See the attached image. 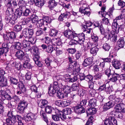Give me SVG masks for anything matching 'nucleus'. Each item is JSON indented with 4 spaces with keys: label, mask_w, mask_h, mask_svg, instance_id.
<instances>
[{
    "label": "nucleus",
    "mask_w": 125,
    "mask_h": 125,
    "mask_svg": "<svg viewBox=\"0 0 125 125\" xmlns=\"http://www.w3.org/2000/svg\"><path fill=\"white\" fill-rule=\"evenodd\" d=\"M70 104V103L67 101H61V106L65 107L68 106Z\"/></svg>",
    "instance_id": "obj_55"
},
{
    "label": "nucleus",
    "mask_w": 125,
    "mask_h": 125,
    "mask_svg": "<svg viewBox=\"0 0 125 125\" xmlns=\"http://www.w3.org/2000/svg\"><path fill=\"white\" fill-rule=\"evenodd\" d=\"M115 104H116L115 109L117 111H119L122 110V108H125V104L123 103L122 100L119 97L116 98L114 101H109L106 103L104 105V108L106 110L112 107Z\"/></svg>",
    "instance_id": "obj_1"
},
{
    "label": "nucleus",
    "mask_w": 125,
    "mask_h": 125,
    "mask_svg": "<svg viewBox=\"0 0 125 125\" xmlns=\"http://www.w3.org/2000/svg\"><path fill=\"white\" fill-rule=\"evenodd\" d=\"M32 15L31 10L28 8H26L23 12V16H30L31 17V16Z\"/></svg>",
    "instance_id": "obj_25"
},
{
    "label": "nucleus",
    "mask_w": 125,
    "mask_h": 125,
    "mask_svg": "<svg viewBox=\"0 0 125 125\" xmlns=\"http://www.w3.org/2000/svg\"><path fill=\"white\" fill-rule=\"evenodd\" d=\"M47 101L45 100H42L41 104V107L42 108L45 107V110L46 113H43L42 114V117L43 120L47 123V117L46 116V107H47Z\"/></svg>",
    "instance_id": "obj_9"
},
{
    "label": "nucleus",
    "mask_w": 125,
    "mask_h": 125,
    "mask_svg": "<svg viewBox=\"0 0 125 125\" xmlns=\"http://www.w3.org/2000/svg\"><path fill=\"white\" fill-rule=\"evenodd\" d=\"M105 7L104 6H103L101 8V11L98 12L99 14H101L102 17H104L106 14V12L105 10Z\"/></svg>",
    "instance_id": "obj_38"
},
{
    "label": "nucleus",
    "mask_w": 125,
    "mask_h": 125,
    "mask_svg": "<svg viewBox=\"0 0 125 125\" xmlns=\"http://www.w3.org/2000/svg\"><path fill=\"white\" fill-rule=\"evenodd\" d=\"M36 119L35 115L31 112L28 113L27 114L25 118L26 122L29 121H33L34 120Z\"/></svg>",
    "instance_id": "obj_12"
},
{
    "label": "nucleus",
    "mask_w": 125,
    "mask_h": 125,
    "mask_svg": "<svg viewBox=\"0 0 125 125\" xmlns=\"http://www.w3.org/2000/svg\"><path fill=\"white\" fill-rule=\"evenodd\" d=\"M31 73L30 72H28L26 73L25 77L26 79L28 80H30L31 78Z\"/></svg>",
    "instance_id": "obj_60"
},
{
    "label": "nucleus",
    "mask_w": 125,
    "mask_h": 125,
    "mask_svg": "<svg viewBox=\"0 0 125 125\" xmlns=\"http://www.w3.org/2000/svg\"><path fill=\"white\" fill-rule=\"evenodd\" d=\"M112 28L115 30L116 33L119 32V27L117 21L116 20H114V21L112 23Z\"/></svg>",
    "instance_id": "obj_23"
},
{
    "label": "nucleus",
    "mask_w": 125,
    "mask_h": 125,
    "mask_svg": "<svg viewBox=\"0 0 125 125\" xmlns=\"http://www.w3.org/2000/svg\"><path fill=\"white\" fill-rule=\"evenodd\" d=\"M120 77L119 75L116 73L115 72L110 77V81L112 82L115 83L118 79Z\"/></svg>",
    "instance_id": "obj_15"
},
{
    "label": "nucleus",
    "mask_w": 125,
    "mask_h": 125,
    "mask_svg": "<svg viewBox=\"0 0 125 125\" xmlns=\"http://www.w3.org/2000/svg\"><path fill=\"white\" fill-rule=\"evenodd\" d=\"M121 63L118 60H114L113 65L115 68L116 69H119L120 67Z\"/></svg>",
    "instance_id": "obj_32"
},
{
    "label": "nucleus",
    "mask_w": 125,
    "mask_h": 125,
    "mask_svg": "<svg viewBox=\"0 0 125 125\" xmlns=\"http://www.w3.org/2000/svg\"><path fill=\"white\" fill-rule=\"evenodd\" d=\"M64 114L67 115H70L72 112L71 109L70 108H66L64 109Z\"/></svg>",
    "instance_id": "obj_61"
},
{
    "label": "nucleus",
    "mask_w": 125,
    "mask_h": 125,
    "mask_svg": "<svg viewBox=\"0 0 125 125\" xmlns=\"http://www.w3.org/2000/svg\"><path fill=\"white\" fill-rule=\"evenodd\" d=\"M12 64L13 65V66H14L15 68L18 70H20L22 68V65L20 63H16L15 62H13L12 63Z\"/></svg>",
    "instance_id": "obj_42"
},
{
    "label": "nucleus",
    "mask_w": 125,
    "mask_h": 125,
    "mask_svg": "<svg viewBox=\"0 0 125 125\" xmlns=\"http://www.w3.org/2000/svg\"><path fill=\"white\" fill-rule=\"evenodd\" d=\"M58 33V31L56 30H52L49 32V34L51 36H55Z\"/></svg>",
    "instance_id": "obj_45"
},
{
    "label": "nucleus",
    "mask_w": 125,
    "mask_h": 125,
    "mask_svg": "<svg viewBox=\"0 0 125 125\" xmlns=\"http://www.w3.org/2000/svg\"><path fill=\"white\" fill-rule=\"evenodd\" d=\"M87 5L85 3L83 4L79 8V11L84 15H86L88 16L90 15V13L89 9L87 8Z\"/></svg>",
    "instance_id": "obj_8"
},
{
    "label": "nucleus",
    "mask_w": 125,
    "mask_h": 125,
    "mask_svg": "<svg viewBox=\"0 0 125 125\" xmlns=\"http://www.w3.org/2000/svg\"><path fill=\"white\" fill-rule=\"evenodd\" d=\"M89 99V98L87 97L85 99L82 100L80 102L79 105L82 106H84L87 102V100Z\"/></svg>",
    "instance_id": "obj_59"
},
{
    "label": "nucleus",
    "mask_w": 125,
    "mask_h": 125,
    "mask_svg": "<svg viewBox=\"0 0 125 125\" xmlns=\"http://www.w3.org/2000/svg\"><path fill=\"white\" fill-rule=\"evenodd\" d=\"M56 92V90L54 89L52 84H50L48 88V94L50 96H53Z\"/></svg>",
    "instance_id": "obj_19"
},
{
    "label": "nucleus",
    "mask_w": 125,
    "mask_h": 125,
    "mask_svg": "<svg viewBox=\"0 0 125 125\" xmlns=\"http://www.w3.org/2000/svg\"><path fill=\"white\" fill-rule=\"evenodd\" d=\"M48 4V7L51 9L57 5V2H55L54 0H50L49 1Z\"/></svg>",
    "instance_id": "obj_30"
},
{
    "label": "nucleus",
    "mask_w": 125,
    "mask_h": 125,
    "mask_svg": "<svg viewBox=\"0 0 125 125\" xmlns=\"http://www.w3.org/2000/svg\"><path fill=\"white\" fill-rule=\"evenodd\" d=\"M96 111V109L95 107H90L87 111V115H94L95 114Z\"/></svg>",
    "instance_id": "obj_28"
},
{
    "label": "nucleus",
    "mask_w": 125,
    "mask_h": 125,
    "mask_svg": "<svg viewBox=\"0 0 125 125\" xmlns=\"http://www.w3.org/2000/svg\"><path fill=\"white\" fill-rule=\"evenodd\" d=\"M13 9L12 7L7 8L6 11V15L13 16Z\"/></svg>",
    "instance_id": "obj_34"
},
{
    "label": "nucleus",
    "mask_w": 125,
    "mask_h": 125,
    "mask_svg": "<svg viewBox=\"0 0 125 125\" xmlns=\"http://www.w3.org/2000/svg\"><path fill=\"white\" fill-rule=\"evenodd\" d=\"M24 52L21 50L18 51L15 54L16 56L21 61L22 59V58L24 56Z\"/></svg>",
    "instance_id": "obj_16"
},
{
    "label": "nucleus",
    "mask_w": 125,
    "mask_h": 125,
    "mask_svg": "<svg viewBox=\"0 0 125 125\" xmlns=\"http://www.w3.org/2000/svg\"><path fill=\"white\" fill-rule=\"evenodd\" d=\"M71 88L70 86L68 85L65 86L63 88V91L65 96L67 97L68 95L70 94L69 93L71 92Z\"/></svg>",
    "instance_id": "obj_21"
},
{
    "label": "nucleus",
    "mask_w": 125,
    "mask_h": 125,
    "mask_svg": "<svg viewBox=\"0 0 125 125\" xmlns=\"http://www.w3.org/2000/svg\"><path fill=\"white\" fill-rule=\"evenodd\" d=\"M52 117L53 120L55 121H58L59 120L60 116L58 113L57 114L54 115L52 114Z\"/></svg>",
    "instance_id": "obj_57"
},
{
    "label": "nucleus",
    "mask_w": 125,
    "mask_h": 125,
    "mask_svg": "<svg viewBox=\"0 0 125 125\" xmlns=\"http://www.w3.org/2000/svg\"><path fill=\"white\" fill-rule=\"evenodd\" d=\"M91 38L94 43H96V44L98 45L97 42L98 41V37L95 34H93L91 36Z\"/></svg>",
    "instance_id": "obj_39"
},
{
    "label": "nucleus",
    "mask_w": 125,
    "mask_h": 125,
    "mask_svg": "<svg viewBox=\"0 0 125 125\" xmlns=\"http://www.w3.org/2000/svg\"><path fill=\"white\" fill-rule=\"evenodd\" d=\"M58 114L59 115L60 117L61 118L62 120L64 121L66 119V117L65 115V114H64L62 112L59 111Z\"/></svg>",
    "instance_id": "obj_49"
},
{
    "label": "nucleus",
    "mask_w": 125,
    "mask_h": 125,
    "mask_svg": "<svg viewBox=\"0 0 125 125\" xmlns=\"http://www.w3.org/2000/svg\"><path fill=\"white\" fill-rule=\"evenodd\" d=\"M17 19V17L15 15L9 16L6 15L4 20L6 23H8L10 22V23L13 25L16 23Z\"/></svg>",
    "instance_id": "obj_5"
},
{
    "label": "nucleus",
    "mask_w": 125,
    "mask_h": 125,
    "mask_svg": "<svg viewBox=\"0 0 125 125\" xmlns=\"http://www.w3.org/2000/svg\"><path fill=\"white\" fill-rule=\"evenodd\" d=\"M70 13L69 12H66L61 13L58 18L59 20L62 21L64 19L68 18L69 16Z\"/></svg>",
    "instance_id": "obj_20"
},
{
    "label": "nucleus",
    "mask_w": 125,
    "mask_h": 125,
    "mask_svg": "<svg viewBox=\"0 0 125 125\" xmlns=\"http://www.w3.org/2000/svg\"><path fill=\"white\" fill-rule=\"evenodd\" d=\"M16 33L14 32H9L7 34L3 36L4 39L7 40L9 43H3L10 44V48L12 46V43L13 42L14 40L16 38Z\"/></svg>",
    "instance_id": "obj_3"
},
{
    "label": "nucleus",
    "mask_w": 125,
    "mask_h": 125,
    "mask_svg": "<svg viewBox=\"0 0 125 125\" xmlns=\"http://www.w3.org/2000/svg\"><path fill=\"white\" fill-rule=\"evenodd\" d=\"M22 29V27L21 25L19 24L15 25L13 28L14 31L17 32L21 31Z\"/></svg>",
    "instance_id": "obj_40"
},
{
    "label": "nucleus",
    "mask_w": 125,
    "mask_h": 125,
    "mask_svg": "<svg viewBox=\"0 0 125 125\" xmlns=\"http://www.w3.org/2000/svg\"><path fill=\"white\" fill-rule=\"evenodd\" d=\"M74 36L78 42V44L81 45L83 44L85 42V34L83 33L79 34L75 33Z\"/></svg>",
    "instance_id": "obj_6"
},
{
    "label": "nucleus",
    "mask_w": 125,
    "mask_h": 125,
    "mask_svg": "<svg viewBox=\"0 0 125 125\" xmlns=\"http://www.w3.org/2000/svg\"><path fill=\"white\" fill-rule=\"evenodd\" d=\"M10 79L11 83L16 85L18 84V85H19L18 82V80L13 77H10Z\"/></svg>",
    "instance_id": "obj_52"
},
{
    "label": "nucleus",
    "mask_w": 125,
    "mask_h": 125,
    "mask_svg": "<svg viewBox=\"0 0 125 125\" xmlns=\"http://www.w3.org/2000/svg\"><path fill=\"white\" fill-rule=\"evenodd\" d=\"M26 89L23 85H18V86L16 94L18 95H21L25 94Z\"/></svg>",
    "instance_id": "obj_10"
},
{
    "label": "nucleus",
    "mask_w": 125,
    "mask_h": 125,
    "mask_svg": "<svg viewBox=\"0 0 125 125\" xmlns=\"http://www.w3.org/2000/svg\"><path fill=\"white\" fill-rule=\"evenodd\" d=\"M59 77H61V80H60L63 81L65 82H67L70 80V76L69 74H64L63 75L60 76Z\"/></svg>",
    "instance_id": "obj_26"
},
{
    "label": "nucleus",
    "mask_w": 125,
    "mask_h": 125,
    "mask_svg": "<svg viewBox=\"0 0 125 125\" xmlns=\"http://www.w3.org/2000/svg\"><path fill=\"white\" fill-rule=\"evenodd\" d=\"M78 77L79 75H76L75 76H73V78H70V80H69V82L73 83L77 81Z\"/></svg>",
    "instance_id": "obj_62"
},
{
    "label": "nucleus",
    "mask_w": 125,
    "mask_h": 125,
    "mask_svg": "<svg viewBox=\"0 0 125 125\" xmlns=\"http://www.w3.org/2000/svg\"><path fill=\"white\" fill-rule=\"evenodd\" d=\"M74 36L73 37L72 39L69 42V44L70 45H73L74 44H77L78 43V42L75 39Z\"/></svg>",
    "instance_id": "obj_48"
},
{
    "label": "nucleus",
    "mask_w": 125,
    "mask_h": 125,
    "mask_svg": "<svg viewBox=\"0 0 125 125\" xmlns=\"http://www.w3.org/2000/svg\"><path fill=\"white\" fill-rule=\"evenodd\" d=\"M53 41L54 45H56L58 46H60L62 44L59 38L58 39L54 38L53 40Z\"/></svg>",
    "instance_id": "obj_44"
},
{
    "label": "nucleus",
    "mask_w": 125,
    "mask_h": 125,
    "mask_svg": "<svg viewBox=\"0 0 125 125\" xmlns=\"http://www.w3.org/2000/svg\"><path fill=\"white\" fill-rule=\"evenodd\" d=\"M33 30L30 29H25L23 32V35L24 36L29 38V41L30 42H31V40H30L31 39L33 40V38H31V37L33 34Z\"/></svg>",
    "instance_id": "obj_7"
},
{
    "label": "nucleus",
    "mask_w": 125,
    "mask_h": 125,
    "mask_svg": "<svg viewBox=\"0 0 125 125\" xmlns=\"http://www.w3.org/2000/svg\"><path fill=\"white\" fill-rule=\"evenodd\" d=\"M45 3L44 0H35V5L39 7H41Z\"/></svg>",
    "instance_id": "obj_31"
},
{
    "label": "nucleus",
    "mask_w": 125,
    "mask_h": 125,
    "mask_svg": "<svg viewBox=\"0 0 125 125\" xmlns=\"http://www.w3.org/2000/svg\"><path fill=\"white\" fill-rule=\"evenodd\" d=\"M88 105L92 107H95L97 106L96 100L94 98L91 99L89 100Z\"/></svg>",
    "instance_id": "obj_24"
},
{
    "label": "nucleus",
    "mask_w": 125,
    "mask_h": 125,
    "mask_svg": "<svg viewBox=\"0 0 125 125\" xmlns=\"http://www.w3.org/2000/svg\"><path fill=\"white\" fill-rule=\"evenodd\" d=\"M82 45L83 46L84 50L85 51L91 48L93 46V43L92 42H84Z\"/></svg>",
    "instance_id": "obj_18"
},
{
    "label": "nucleus",
    "mask_w": 125,
    "mask_h": 125,
    "mask_svg": "<svg viewBox=\"0 0 125 125\" xmlns=\"http://www.w3.org/2000/svg\"><path fill=\"white\" fill-rule=\"evenodd\" d=\"M13 15H15L17 17V18L18 17L19 18L21 16H23V12L20 10L19 9H17Z\"/></svg>",
    "instance_id": "obj_41"
},
{
    "label": "nucleus",
    "mask_w": 125,
    "mask_h": 125,
    "mask_svg": "<svg viewBox=\"0 0 125 125\" xmlns=\"http://www.w3.org/2000/svg\"><path fill=\"white\" fill-rule=\"evenodd\" d=\"M105 91L108 94L110 93L113 91V89L111 87H110L109 83H106Z\"/></svg>",
    "instance_id": "obj_35"
},
{
    "label": "nucleus",
    "mask_w": 125,
    "mask_h": 125,
    "mask_svg": "<svg viewBox=\"0 0 125 125\" xmlns=\"http://www.w3.org/2000/svg\"><path fill=\"white\" fill-rule=\"evenodd\" d=\"M22 47L25 51L28 52L31 49L29 42L25 40H24L22 43Z\"/></svg>",
    "instance_id": "obj_11"
},
{
    "label": "nucleus",
    "mask_w": 125,
    "mask_h": 125,
    "mask_svg": "<svg viewBox=\"0 0 125 125\" xmlns=\"http://www.w3.org/2000/svg\"><path fill=\"white\" fill-rule=\"evenodd\" d=\"M104 70V73L108 77H110L111 76L114 72V71L113 70H111L109 68H105Z\"/></svg>",
    "instance_id": "obj_29"
},
{
    "label": "nucleus",
    "mask_w": 125,
    "mask_h": 125,
    "mask_svg": "<svg viewBox=\"0 0 125 125\" xmlns=\"http://www.w3.org/2000/svg\"><path fill=\"white\" fill-rule=\"evenodd\" d=\"M31 22L32 23L35 24L36 27L40 28L41 27L42 25L45 23L46 24L47 21L45 20L46 17H43V19L38 20V16L32 14L31 16Z\"/></svg>",
    "instance_id": "obj_2"
},
{
    "label": "nucleus",
    "mask_w": 125,
    "mask_h": 125,
    "mask_svg": "<svg viewBox=\"0 0 125 125\" xmlns=\"http://www.w3.org/2000/svg\"><path fill=\"white\" fill-rule=\"evenodd\" d=\"M93 58L88 57L85 59L83 63V65L84 67H86L87 66L93 63Z\"/></svg>",
    "instance_id": "obj_14"
},
{
    "label": "nucleus",
    "mask_w": 125,
    "mask_h": 125,
    "mask_svg": "<svg viewBox=\"0 0 125 125\" xmlns=\"http://www.w3.org/2000/svg\"><path fill=\"white\" fill-rule=\"evenodd\" d=\"M102 23L107 25H109L110 24L108 19V18L105 17L104 18L102 19Z\"/></svg>",
    "instance_id": "obj_58"
},
{
    "label": "nucleus",
    "mask_w": 125,
    "mask_h": 125,
    "mask_svg": "<svg viewBox=\"0 0 125 125\" xmlns=\"http://www.w3.org/2000/svg\"><path fill=\"white\" fill-rule=\"evenodd\" d=\"M75 66H74V65H72V64H69V65L67 67V71L69 73L73 71Z\"/></svg>",
    "instance_id": "obj_37"
},
{
    "label": "nucleus",
    "mask_w": 125,
    "mask_h": 125,
    "mask_svg": "<svg viewBox=\"0 0 125 125\" xmlns=\"http://www.w3.org/2000/svg\"><path fill=\"white\" fill-rule=\"evenodd\" d=\"M102 76L101 73H98L95 74L93 76V78L94 80H97L100 79Z\"/></svg>",
    "instance_id": "obj_36"
},
{
    "label": "nucleus",
    "mask_w": 125,
    "mask_h": 125,
    "mask_svg": "<svg viewBox=\"0 0 125 125\" xmlns=\"http://www.w3.org/2000/svg\"><path fill=\"white\" fill-rule=\"evenodd\" d=\"M7 85V80L2 76L0 77V87H1L6 86Z\"/></svg>",
    "instance_id": "obj_17"
},
{
    "label": "nucleus",
    "mask_w": 125,
    "mask_h": 125,
    "mask_svg": "<svg viewBox=\"0 0 125 125\" xmlns=\"http://www.w3.org/2000/svg\"><path fill=\"white\" fill-rule=\"evenodd\" d=\"M14 46L15 49L19 50H20V49L22 47V43H21L19 42H16Z\"/></svg>",
    "instance_id": "obj_43"
},
{
    "label": "nucleus",
    "mask_w": 125,
    "mask_h": 125,
    "mask_svg": "<svg viewBox=\"0 0 125 125\" xmlns=\"http://www.w3.org/2000/svg\"><path fill=\"white\" fill-rule=\"evenodd\" d=\"M119 6H121V8H123L125 6V2L122 0H119L117 3Z\"/></svg>",
    "instance_id": "obj_64"
},
{
    "label": "nucleus",
    "mask_w": 125,
    "mask_h": 125,
    "mask_svg": "<svg viewBox=\"0 0 125 125\" xmlns=\"http://www.w3.org/2000/svg\"><path fill=\"white\" fill-rule=\"evenodd\" d=\"M5 91L3 90H1L0 91V94L2 95V97H3L6 99L8 100H10L12 99L11 96L9 95L7 93H5Z\"/></svg>",
    "instance_id": "obj_22"
},
{
    "label": "nucleus",
    "mask_w": 125,
    "mask_h": 125,
    "mask_svg": "<svg viewBox=\"0 0 125 125\" xmlns=\"http://www.w3.org/2000/svg\"><path fill=\"white\" fill-rule=\"evenodd\" d=\"M80 65L78 64H77V65L75 66L73 70L72 74L76 75L78 74L80 70Z\"/></svg>",
    "instance_id": "obj_33"
},
{
    "label": "nucleus",
    "mask_w": 125,
    "mask_h": 125,
    "mask_svg": "<svg viewBox=\"0 0 125 125\" xmlns=\"http://www.w3.org/2000/svg\"><path fill=\"white\" fill-rule=\"evenodd\" d=\"M99 48L96 47H93L90 49V52L92 54H96L98 51Z\"/></svg>",
    "instance_id": "obj_46"
},
{
    "label": "nucleus",
    "mask_w": 125,
    "mask_h": 125,
    "mask_svg": "<svg viewBox=\"0 0 125 125\" xmlns=\"http://www.w3.org/2000/svg\"><path fill=\"white\" fill-rule=\"evenodd\" d=\"M78 115L85 112L84 108L83 106H82L80 105L78 106Z\"/></svg>",
    "instance_id": "obj_54"
},
{
    "label": "nucleus",
    "mask_w": 125,
    "mask_h": 125,
    "mask_svg": "<svg viewBox=\"0 0 125 125\" xmlns=\"http://www.w3.org/2000/svg\"><path fill=\"white\" fill-rule=\"evenodd\" d=\"M62 6L66 10H67L71 8V6L70 3H68L67 4L65 3L63 4H62Z\"/></svg>",
    "instance_id": "obj_63"
},
{
    "label": "nucleus",
    "mask_w": 125,
    "mask_h": 125,
    "mask_svg": "<svg viewBox=\"0 0 125 125\" xmlns=\"http://www.w3.org/2000/svg\"><path fill=\"white\" fill-rule=\"evenodd\" d=\"M75 33L69 30H66L64 32V34L65 37L71 39H72L73 37L74 36Z\"/></svg>",
    "instance_id": "obj_13"
},
{
    "label": "nucleus",
    "mask_w": 125,
    "mask_h": 125,
    "mask_svg": "<svg viewBox=\"0 0 125 125\" xmlns=\"http://www.w3.org/2000/svg\"><path fill=\"white\" fill-rule=\"evenodd\" d=\"M32 66L29 62H25L23 65V67L25 68H31Z\"/></svg>",
    "instance_id": "obj_47"
},
{
    "label": "nucleus",
    "mask_w": 125,
    "mask_h": 125,
    "mask_svg": "<svg viewBox=\"0 0 125 125\" xmlns=\"http://www.w3.org/2000/svg\"><path fill=\"white\" fill-rule=\"evenodd\" d=\"M56 95L60 99H62L66 97L64 95V93L63 94L59 91H58L56 93Z\"/></svg>",
    "instance_id": "obj_53"
},
{
    "label": "nucleus",
    "mask_w": 125,
    "mask_h": 125,
    "mask_svg": "<svg viewBox=\"0 0 125 125\" xmlns=\"http://www.w3.org/2000/svg\"><path fill=\"white\" fill-rule=\"evenodd\" d=\"M110 48V45L108 43H105L103 45V48L105 51H108Z\"/></svg>",
    "instance_id": "obj_51"
},
{
    "label": "nucleus",
    "mask_w": 125,
    "mask_h": 125,
    "mask_svg": "<svg viewBox=\"0 0 125 125\" xmlns=\"http://www.w3.org/2000/svg\"><path fill=\"white\" fill-rule=\"evenodd\" d=\"M93 70L94 72L96 73L100 71L101 69L99 66L95 65L93 67Z\"/></svg>",
    "instance_id": "obj_56"
},
{
    "label": "nucleus",
    "mask_w": 125,
    "mask_h": 125,
    "mask_svg": "<svg viewBox=\"0 0 125 125\" xmlns=\"http://www.w3.org/2000/svg\"><path fill=\"white\" fill-rule=\"evenodd\" d=\"M105 125H117V120L110 115L104 120Z\"/></svg>",
    "instance_id": "obj_4"
},
{
    "label": "nucleus",
    "mask_w": 125,
    "mask_h": 125,
    "mask_svg": "<svg viewBox=\"0 0 125 125\" xmlns=\"http://www.w3.org/2000/svg\"><path fill=\"white\" fill-rule=\"evenodd\" d=\"M118 46L120 48H123L125 45L124 38L122 37L120 38L117 42Z\"/></svg>",
    "instance_id": "obj_27"
},
{
    "label": "nucleus",
    "mask_w": 125,
    "mask_h": 125,
    "mask_svg": "<svg viewBox=\"0 0 125 125\" xmlns=\"http://www.w3.org/2000/svg\"><path fill=\"white\" fill-rule=\"evenodd\" d=\"M68 58L69 62L70 63L69 64L74 65V66L77 65V64H78L77 62L75 61L73 58H72L70 57H69Z\"/></svg>",
    "instance_id": "obj_50"
}]
</instances>
